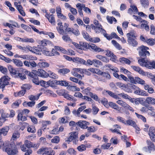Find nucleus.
I'll return each mask as SVG.
<instances>
[{
	"mask_svg": "<svg viewBox=\"0 0 155 155\" xmlns=\"http://www.w3.org/2000/svg\"><path fill=\"white\" fill-rule=\"evenodd\" d=\"M82 34L84 38L87 40L89 41H92V38L85 31H83L82 33Z\"/></svg>",
	"mask_w": 155,
	"mask_h": 155,
	"instance_id": "40",
	"label": "nucleus"
},
{
	"mask_svg": "<svg viewBox=\"0 0 155 155\" xmlns=\"http://www.w3.org/2000/svg\"><path fill=\"white\" fill-rule=\"evenodd\" d=\"M20 135V133L18 132H14L13 133L12 136L11 138V140H16L19 137Z\"/></svg>",
	"mask_w": 155,
	"mask_h": 155,
	"instance_id": "31",
	"label": "nucleus"
},
{
	"mask_svg": "<svg viewBox=\"0 0 155 155\" xmlns=\"http://www.w3.org/2000/svg\"><path fill=\"white\" fill-rule=\"evenodd\" d=\"M140 39L141 41L143 42H146L148 45L152 46L155 43V40L152 38H146L143 36L141 35Z\"/></svg>",
	"mask_w": 155,
	"mask_h": 155,
	"instance_id": "6",
	"label": "nucleus"
},
{
	"mask_svg": "<svg viewBox=\"0 0 155 155\" xmlns=\"http://www.w3.org/2000/svg\"><path fill=\"white\" fill-rule=\"evenodd\" d=\"M107 19L108 22L110 24H112L113 21L116 22L117 20L114 17H110L107 16Z\"/></svg>",
	"mask_w": 155,
	"mask_h": 155,
	"instance_id": "51",
	"label": "nucleus"
},
{
	"mask_svg": "<svg viewBox=\"0 0 155 155\" xmlns=\"http://www.w3.org/2000/svg\"><path fill=\"white\" fill-rule=\"evenodd\" d=\"M85 5L84 4L78 3L76 5V7L78 8V10H82L83 8L84 9Z\"/></svg>",
	"mask_w": 155,
	"mask_h": 155,
	"instance_id": "60",
	"label": "nucleus"
},
{
	"mask_svg": "<svg viewBox=\"0 0 155 155\" xmlns=\"http://www.w3.org/2000/svg\"><path fill=\"white\" fill-rule=\"evenodd\" d=\"M54 82L57 85H60L61 86H67L68 84V83L65 81L55 80Z\"/></svg>",
	"mask_w": 155,
	"mask_h": 155,
	"instance_id": "26",
	"label": "nucleus"
},
{
	"mask_svg": "<svg viewBox=\"0 0 155 155\" xmlns=\"http://www.w3.org/2000/svg\"><path fill=\"white\" fill-rule=\"evenodd\" d=\"M116 102L118 104L124 108H125L127 104L125 102L121 100H119L117 101Z\"/></svg>",
	"mask_w": 155,
	"mask_h": 155,
	"instance_id": "43",
	"label": "nucleus"
},
{
	"mask_svg": "<svg viewBox=\"0 0 155 155\" xmlns=\"http://www.w3.org/2000/svg\"><path fill=\"white\" fill-rule=\"evenodd\" d=\"M116 86L121 89L125 90L126 88V85L120 82H117L116 84Z\"/></svg>",
	"mask_w": 155,
	"mask_h": 155,
	"instance_id": "47",
	"label": "nucleus"
},
{
	"mask_svg": "<svg viewBox=\"0 0 155 155\" xmlns=\"http://www.w3.org/2000/svg\"><path fill=\"white\" fill-rule=\"evenodd\" d=\"M148 49V47L144 46H141L137 48V50H139V55L144 57L147 56H149L150 55V53L148 51H147Z\"/></svg>",
	"mask_w": 155,
	"mask_h": 155,
	"instance_id": "3",
	"label": "nucleus"
},
{
	"mask_svg": "<svg viewBox=\"0 0 155 155\" xmlns=\"http://www.w3.org/2000/svg\"><path fill=\"white\" fill-rule=\"evenodd\" d=\"M78 133L77 132H73L69 133V137L68 138L67 141H71L75 138V137H78Z\"/></svg>",
	"mask_w": 155,
	"mask_h": 155,
	"instance_id": "17",
	"label": "nucleus"
},
{
	"mask_svg": "<svg viewBox=\"0 0 155 155\" xmlns=\"http://www.w3.org/2000/svg\"><path fill=\"white\" fill-rule=\"evenodd\" d=\"M110 145L111 143H107V144L104 143L101 145V147L103 149H107L109 148Z\"/></svg>",
	"mask_w": 155,
	"mask_h": 155,
	"instance_id": "62",
	"label": "nucleus"
},
{
	"mask_svg": "<svg viewBox=\"0 0 155 155\" xmlns=\"http://www.w3.org/2000/svg\"><path fill=\"white\" fill-rule=\"evenodd\" d=\"M137 12V8L135 5H130V8H129L128 11V13L130 14H135Z\"/></svg>",
	"mask_w": 155,
	"mask_h": 155,
	"instance_id": "15",
	"label": "nucleus"
},
{
	"mask_svg": "<svg viewBox=\"0 0 155 155\" xmlns=\"http://www.w3.org/2000/svg\"><path fill=\"white\" fill-rule=\"evenodd\" d=\"M54 48L56 49H57V50L61 51L63 53L67 54L68 53V51L66 50L61 47L55 46Z\"/></svg>",
	"mask_w": 155,
	"mask_h": 155,
	"instance_id": "52",
	"label": "nucleus"
},
{
	"mask_svg": "<svg viewBox=\"0 0 155 155\" xmlns=\"http://www.w3.org/2000/svg\"><path fill=\"white\" fill-rule=\"evenodd\" d=\"M43 49L42 48H39L38 50L39 51H42V53L46 56H51V54H50L51 52L48 51L43 50Z\"/></svg>",
	"mask_w": 155,
	"mask_h": 155,
	"instance_id": "49",
	"label": "nucleus"
},
{
	"mask_svg": "<svg viewBox=\"0 0 155 155\" xmlns=\"http://www.w3.org/2000/svg\"><path fill=\"white\" fill-rule=\"evenodd\" d=\"M108 105L114 109L118 111L120 110L119 107L115 103L111 101L109 102Z\"/></svg>",
	"mask_w": 155,
	"mask_h": 155,
	"instance_id": "24",
	"label": "nucleus"
},
{
	"mask_svg": "<svg viewBox=\"0 0 155 155\" xmlns=\"http://www.w3.org/2000/svg\"><path fill=\"white\" fill-rule=\"evenodd\" d=\"M119 61L120 62L123 63H125L127 64H130L131 61L127 58H124L121 57L119 58Z\"/></svg>",
	"mask_w": 155,
	"mask_h": 155,
	"instance_id": "27",
	"label": "nucleus"
},
{
	"mask_svg": "<svg viewBox=\"0 0 155 155\" xmlns=\"http://www.w3.org/2000/svg\"><path fill=\"white\" fill-rule=\"evenodd\" d=\"M138 63L141 66L147 68L155 69V61H149L147 60L142 58L138 60Z\"/></svg>",
	"mask_w": 155,
	"mask_h": 155,
	"instance_id": "2",
	"label": "nucleus"
},
{
	"mask_svg": "<svg viewBox=\"0 0 155 155\" xmlns=\"http://www.w3.org/2000/svg\"><path fill=\"white\" fill-rule=\"evenodd\" d=\"M70 71L69 69L67 68H64L59 69L58 71V72L59 73L64 74L68 73Z\"/></svg>",
	"mask_w": 155,
	"mask_h": 155,
	"instance_id": "48",
	"label": "nucleus"
},
{
	"mask_svg": "<svg viewBox=\"0 0 155 155\" xmlns=\"http://www.w3.org/2000/svg\"><path fill=\"white\" fill-rule=\"evenodd\" d=\"M20 58L23 59L27 60H32L34 58L32 56L28 54L20 55Z\"/></svg>",
	"mask_w": 155,
	"mask_h": 155,
	"instance_id": "32",
	"label": "nucleus"
},
{
	"mask_svg": "<svg viewBox=\"0 0 155 155\" xmlns=\"http://www.w3.org/2000/svg\"><path fill=\"white\" fill-rule=\"evenodd\" d=\"M52 82L51 81H49L47 82H46L44 81H40L41 85L43 87H47L51 84Z\"/></svg>",
	"mask_w": 155,
	"mask_h": 155,
	"instance_id": "35",
	"label": "nucleus"
},
{
	"mask_svg": "<svg viewBox=\"0 0 155 155\" xmlns=\"http://www.w3.org/2000/svg\"><path fill=\"white\" fill-rule=\"evenodd\" d=\"M125 125H130L133 127H135L136 126V123L135 122L131 120H128L125 121Z\"/></svg>",
	"mask_w": 155,
	"mask_h": 155,
	"instance_id": "37",
	"label": "nucleus"
},
{
	"mask_svg": "<svg viewBox=\"0 0 155 155\" xmlns=\"http://www.w3.org/2000/svg\"><path fill=\"white\" fill-rule=\"evenodd\" d=\"M140 2L142 6L144 8L147 7L149 3L147 0H140Z\"/></svg>",
	"mask_w": 155,
	"mask_h": 155,
	"instance_id": "50",
	"label": "nucleus"
},
{
	"mask_svg": "<svg viewBox=\"0 0 155 155\" xmlns=\"http://www.w3.org/2000/svg\"><path fill=\"white\" fill-rule=\"evenodd\" d=\"M147 147H145L143 149L147 152L151 153L152 151H154L155 150V146L154 144L150 141L147 140Z\"/></svg>",
	"mask_w": 155,
	"mask_h": 155,
	"instance_id": "4",
	"label": "nucleus"
},
{
	"mask_svg": "<svg viewBox=\"0 0 155 155\" xmlns=\"http://www.w3.org/2000/svg\"><path fill=\"white\" fill-rule=\"evenodd\" d=\"M17 118L18 121H25L27 120L26 117L23 115V111H20L17 116Z\"/></svg>",
	"mask_w": 155,
	"mask_h": 155,
	"instance_id": "23",
	"label": "nucleus"
},
{
	"mask_svg": "<svg viewBox=\"0 0 155 155\" xmlns=\"http://www.w3.org/2000/svg\"><path fill=\"white\" fill-rule=\"evenodd\" d=\"M21 101L20 100L17 101L13 103L12 105V107L15 108L18 107L19 105L21 104Z\"/></svg>",
	"mask_w": 155,
	"mask_h": 155,
	"instance_id": "46",
	"label": "nucleus"
},
{
	"mask_svg": "<svg viewBox=\"0 0 155 155\" xmlns=\"http://www.w3.org/2000/svg\"><path fill=\"white\" fill-rule=\"evenodd\" d=\"M91 48L92 50H94L95 52H103L104 51V50L92 44L90 45V48Z\"/></svg>",
	"mask_w": 155,
	"mask_h": 155,
	"instance_id": "21",
	"label": "nucleus"
},
{
	"mask_svg": "<svg viewBox=\"0 0 155 155\" xmlns=\"http://www.w3.org/2000/svg\"><path fill=\"white\" fill-rule=\"evenodd\" d=\"M127 41L130 45L133 47H136L138 45L137 41L130 37L128 38Z\"/></svg>",
	"mask_w": 155,
	"mask_h": 155,
	"instance_id": "19",
	"label": "nucleus"
},
{
	"mask_svg": "<svg viewBox=\"0 0 155 155\" xmlns=\"http://www.w3.org/2000/svg\"><path fill=\"white\" fill-rule=\"evenodd\" d=\"M38 65L41 68H46L49 66V64L45 61H41L38 63Z\"/></svg>",
	"mask_w": 155,
	"mask_h": 155,
	"instance_id": "38",
	"label": "nucleus"
},
{
	"mask_svg": "<svg viewBox=\"0 0 155 155\" xmlns=\"http://www.w3.org/2000/svg\"><path fill=\"white\" fill-rule=\"evenodd\" d=\"M78 150L80 152H82L86 150V147L84 144H82L77 147Z\"/></svg>",
	"mask_w": 155,
	"mask_h": 155,
	"instance_id": "64",
	"label": "nucleus"
},
{
	"mask_svg": "<svg viewBox=\"0 0 155 155\" xmlns=\"http://www.w3.org/2000/svg\"><path fill=\"white\" fill-rule=\"evenodd\" d=\"M15 145L13 142L10 143V142L8 141V143L4 144V148L5 151L9 155L15 154L16 153L17 151L15 149Z\"/></svg>",
	"mask_w": 155,
	"mask_h": 155,
	"instance_id": "1",
	"label": "nucleus"
},
{
	"mask_svg": "<svg viewBox=\"0 0 155 155\" xmlns=\"http://www.w3.org/2000/svg\"><path fill=\"white\" fill-rule=\"evenodd\" d=\"M131 68L135 71L138 72L139 74L143 75H145V73L143 70L139 66H131Z\"/></svg>",
	"mask_w": 155,
	"mask_h": 155,
	"instance_id": "12",
	"label": "nucleus"
},
{
	"mask_svg": "<svg viewBox=\"0 0 155 155\" xmlns=\"http://www.w3.org/2000/svg\"><path fill=\"white\" fill-rule=\"evenodd\" d=\"M92 109L91 110L92 111L93 114L94 115H96L99 110V109L96 107L94 104L92 105Z\"/></svg>",
	"mask_w": 155,
	"mask_h": 155,
	"instance_id": "42",
	"label": "nucleus"
},
{
	"mask_svg": "<svg viewBox=\"0 0 155 155\" xmlns=\"http://www.w3.org/2000/svg\"><path fill=\"white\" fill-rule=\"evenodd\" d=\"M73 60V61L76 63L87 65V64L85 63V61L81 58L76 57Z\"/></svg>",
	"mask_w": 155,
	"mask_h": 155,
	"instance_id": "25",
	"label": "nucleus"
},
{
	"mask_svg": "<svg viewBox=\"0 0 155 155\" xmlns=\"http://www.w3.org/2000/svg\"><path fill=\"white\" fill-rule=\"evenodd\" d=\"M49 152L48 149L46 147H42L37 151V153L39 154H47Z\"/></svg>",
	"mask_w": 155,
	"mask_h": 155,
	"instance_id": "20",
	"label": "nucleus"
},
{
	"mask_svg": "<svg viewBox=\"0 0 155 155\" xmlns=\"http://www.w3.org/2000/svg\"><path fill=\"white\" fill-rule=\"evenodd\" d=\"M7 67L10 73H11L15 74L16 73V71L12 65H8Z\"/></svg>",
	"mask_w": 155,
	"mask_h": 155,
	"instance_id": "53",
	"label": "nucleus"
},
{
	"mask_svg": "<svg viewBox=\"0 0 155 155\" xmlns=\"http://www.w3.org/2000/svg\"><path fill=\"white\" fill-rule=\"evenodd\" d=\"M48 76L52 78L56 79L58 78V76L57 75L50 71H48Z\"/></svg>",
	"mask_w": 155,
	"mask_h": 155,
	"instance_id": "39",
	"label": "nucleus"
},
{
	"mask_svg": "<svg viewBox=\"0 0 155 155\" xmlns=\"http://www.w3.org/2000/svg\"><path fill=\"white\" fill-rule=\"evenodd\" d=\"M36 74L38 76L42 78H47L48 76V73L41 69H38V71H37Z\"/></svg>",
	"mask_w": 155,
	"mask_h": 155,
	"instance_id": "9",
	"label": "nucleus"
},
{
	"mask_svg": "<svg viewBox=\"0 0 155 155\" xmlns=\"http://www.w3.org/2000/svg\"><path fill=\"white\" fill-rule=\"evenodd\" d=\"M24 145L28 148H30L32 146L33 143L30 141L26 140L25 141Z\"/></svg>",
	"mask_w": 155,
	"mask_h": 155,
	"instance_id": "54",
	"label": "nucleus"
},
{
	"mask_svg": "<svg viewBox=\"0 0 155 155\" xmlns=\"http://www.w3.org/2000/svg\"><path fill=\"white\" fill-rule=\"evenodd\" d=\"M58 26L56 27V29L58 32L60 34L63 35L64 33V31L63 29V26L62 23L59 22L57 24Z\"/></svg>",
	"mask_w": 155,
	"mask_h": 155,
	"instance_id": "16",
	"label": "nucleus"
},
{
	"mask_svg": "<svg viewBox=\"0 0 155 155\" xmlns=\"http://www.w3.org/2000/svg\"><path fill=\"white\" fill-rule=\"evenodd\" d=\"M9 130V128L7 127H5L0 129V136L2 134L4 136H6Z\"/></svg>",
	"mask_w": 155,
	"mask_h": 155,
	"instance_id": "22",
	"label": "nucleus"
},
{
	"mask_svg": "<svg viewBox=\"0 0 155 155\" xmlns=\"http://www.w3.org/2000/svg\"><path fill=\"white\" fill-rule=\"evenodd\" d=\"M135 80L136 81L135 84L137 83L141 85H144L145 84V81L138 77H135Z\"/></svg>",
	"mask_w": 155,
	"mask_h": 155,
	"instance_id": "28",
	"label": "nucleus"
},
{
	"mask_svg": "<svg viewBox=\"0 0 155 155\" xmlns=\"http://www.w3.org/2000/svg\"><path fill=\"white\" fill-rule=\"evenodd\" d=\"M81 128L83 129H86L87 128V126L89 125V122L85 120H81L76 124Z\"/></svg>",
	"mask_w": 155,
	"mask_h": 155,
	"instance_id": "7",
	"label": "nucleus"
},
{
	"mask_svg": "<svg viewBox=\"0 0 155 155\" xmlns=\"http://www.w3.org/2000/svg\"><path fill=\"white\" fill-rule=\"evenodd\" d=\"M90 48V45L85 42H80V49L86 50Z\"/></svg>",
	"mask_w": 155,
	"mask_h": 155,
	"instance_id": "18",
	"label": "nucleus"
},
{
	"mask_svg": "<svg viewBox=\"0 0 155 155\" xmlns=\"http://www.w3.org/2000/svg\"><path fill=\"white\" fill-rule=\"evenodd\" d=\"M103 92L104 94L107 95V94H108L109 96L115 99H119V97L115 93L111 91L108 90H104V91Z\"/></svg>",
	"mask_w": 155,
	"mask_h": 155,
	"instance_id": "13",
	"label": "nucleus"
},
{
	"mask_svg": "<svg viewBox=\"0 0 155 155\" xmlns=\"http://www.w3.org/2000/svg\"><path fill=\"white\" fill-rule=\"evenodd\" d=\"M87 131L89 132H94L96 131V130L95 128L93 126H91L90 127H88L87 126Z\"/></svg>",
	"mask_w": 155,
	"mask_h": 155,
	"instance_id": "63",
	"label": "nucleus"
},
{
	"mask_svg": "<svg viewBox=\"0 0 155 155\" xmlns=\"http://www.w3.org/2000/svg\"><path fill=\"white\" fill-rule=\"evenodd\" d=\"M15 74L17 78H19L21 80H23L26 78V76L24 73H16Z\"/></svg>",
	"mask_w": 155,
	"mask_h": 155,
	"instance_id": "34",
	"label": "nucleus"
},
{
	"mask_svg": "<svg viewBox=\"0 0 155 155\" xmlns=\"http://www.w3.org/2000/svg\"><path fill=\"white\" fill-rule=\"evenodd\" d=\"M13 62L18 67H21L23 66L22 62L21 61L17 59H13Z\"/></svg>",
	"mask_w": 155,
	"mask_h": 155,
	"instance_id": "33",
	"label": "nucleus"
},
{
	"mask_svg": "<svg viewBox=\"0 0 155 155\" xmlns=\"http://www.w3.org/2000/svg\"><path fill=\"white\" fill-rule=\"evenodd\" d=\"M16 47L18 48L21 50L23 52L27 53L28 52V50L26 49V46L22 47L21 46L18 45Z\"/></svg>",
	"mask_w": 155,
	"mask_h": 155,
	"instance_id": "61",
	"label": "nucleus"
},
{
	"mask_svg": "<svg viewBox=\"0 0 155 155\" xmlns=\"http://www.w3.org/2000/svg\"><path fill=\"white\" fill-rule=\"evenodd\" d=\"M15 6L16 7L17 9L22 16H25V14L23 10V8L21 5H19Z\"/></svg>",
	"mask_w": 155,
	"mask_h": 155,
	"instance_id": "29",
	"label": "nucleus"
},
{
	"mask_svg": "<svg viewBox=\"0 0 155 155\" xmlns=\"http://www.w3.org/2000/svg\"><path fill=\"white\" fill-rule=\"evenodd\" d=\"M120 70L121 72H123L125 74H127V76L130 74H131L130 72L123 67H121Z\"/></svg>",
	"mask_w": 155,
	"mask_h": 155,
	"instance_id": "56",
	"label": "nucleus"
},
{
	"mask_svg": "<svg viewBox=\"0 0 155 155\" xmlns=\"http://www.w3.org/2000/svg\"><path fill=\"white\" fill-rule=\"evenodd\" d=\"M48 41L45 40H44L41 41V45L40 46H38V49L39 48H42L43 49H44L43 48V46L47 45V44L48 43Z\"/></svg>",
	"mask_w": 155,
	"mask_h": 155,
	"instance_id": "45",
	"label": "nucleus"
},
{
	"mask_svg": "<svg viewBox=\"0 0 155 155\" xmlns=\"http://www.w3.org/2000/svg\"><path fill=\"white\" fill-rule=\"evenodd\" d=\"M145 103L147 105H155V98L151 97H147L145 101Z\"/></svg>",
	"mask_w": 155,
	"mask_h": 155,
	"instance_id": "11",
	"label": "nucleus"
},
{
	"mask_svg": "<svg viewBox=\"0 0 155 155\" xmlns=\"http://www.w3.org/2000/svg\"><path fill=\"white\" fill-rule=\"evenodd\" d=\"M100 32L101 34H102L108 40H110L112 39V37L110 35H108V34L106 33V31L102 28H101Z\"/></svg>",
	"mask_w": 155,
	"mask_h": 155,
	"instance_id": "36",
	"label": "nucleus"
},
{
	"mask_svg": "<svg viewBox=\"0 0 155 155\" xmlns=\"http://www.w3.org/2000/svg\"><path fill=\"white\" fill-rule=\"evenodd\" d=\"M51 142L54 143H58L60 141V138L58 136H55L51 140Z\"/></svg>",
	"mask_w": 155,
	"mask_h": 155,
	"instance_id": "59",
	"label": "nucleus"
},
{
	"mask_svg": "<svg viewBox=\"0 0 155 155\" xmlns=\"http://www.w3.org/2000/svg\"><path fill=\"white\" fill-rule=\"evenodd\" d=\"M0 79L5 87L9 84L10 78L8 76H4L2 77Z\"/></svg>",
	"mask_w": 155,
	"mask_h": 155,
	"instance_id": "14",
	"label": "nucleus"
},
{
	"mask_svg": "<svg viewBox=\"0 0 155 155\" xmlns=\"http://www.w3.org/2000/svg\"><path fill=\"white\" fill-rule=\"evenodd\" d=\"M15 39L18 41H21L22 42L33 43L34 42V40L32 38H21L18 37H15Z\"/></svg>",
	"mask_w": 155,
	"mask_h": 155,
	"instance_id": "8",
	"label": "nucleus"
},
{
	"mask_svg": "<svg viewBox=\"0 0 155 155\" xmlns=\"http://www.w3.org/2000/svg\"><path fill=\"white\" fill-rule=\"evenodd\" d=\"M41 94H39L36 95H31L28 96V98L29 99L33 102H35L34 101L35 100H38Z\"/></svg>",
	"mask_w": 155,
	"mask_h": 155,
	"instance_id": "30",
	"label": "nucleus"
},
{
	"mask_svg": "<svg viewBox=\"0 0 155 155\" xmlns=\"http://www.w3.org/2000/svg\"><path fill=\"white\" fill-rule=\"evenodd\" d=\"M91 89L89 87H87L86 89H85L83 90L82 91V92L83 93H84L90 96L92 93L90 92Z\"/></svg>",
	"mask_w": 155,
	"mask_h": 155,
	"instance_id": "58",
	"label": "nucleus"
},
{
	"mask_svg": "<svg viewBox=\"0 0 155 155\" xmlns=\"http://www.w3.org/2000/svg\"><path fill=\"white\" fill-rule=\"evenodd\" d=\"M69 89L70 90L73 91H79L80 90V89L79 88H78L77 87L75 86H71L69 87Z\"/></svg>",
	"mask_w": 155,
	"mask_h": 155,
	"instance_id": "57",
	"label": "nucleus"
},
{
	"mask_svg": "<svg viewBox=\"0 0 155 155\" xmlns=\"http://www.w3.org/2000/svg\"><path fill=\"white\" fill-rule=\"evenodd\" d=\"M135 114L139 119H141L144 122H146V118L144 116L141 115L137 113H135Z\"/></svg>",
	"mask_w": 155,
	"mask_h": 155,
	"instance_id": "55",
	"label": "nucleus"
},
{
	"mask_svg": "<svg viewBox=\"0 0 155 155\" xmlns=\"http://www.w3.org/2000/svg\"><path fill=\"white\" fill-rule=\"evenodd\" d=\"M134 93L137 95H140L141 96H148V93L143 90H141L139 87L137 88L136 90L134 91Z\"/></svg>",
	"mask_w": 155,
	"mask_h": 155,
	"instance_id": "10",
	"label": "nucleus"
},
{
	"mask_svg": "<svg viewBox=\"0 0 155 155\" xmlns=\"http://www.w3.org/2000/svg\"><path fill=\"white\" fill-rule=\"evenodd\" d=\"M111 42L113 45L117 49L120 50L122 49V47L120 45L117 43L115 40H112Z\"/></svg>",
	"mask_w": 155,
	"mask_h": 155,
	"instance_id": "44",
	"label": "nucleus"
},
{
	"mask_svg": "<svg viewBox=\"0 0 155 155\" xmlns=\"http://www.w3.org/2000/svg\"><path fill=\"white\" fill-rule=\"evenodd\" d=\"M0 114L2 117L0 118V127L2 125L3 123L6 120L5 118L9 117V114L8 113L5 112L3 110H0Z\"/></svg>",
	"mask_w": 155,
	"mask_h": 155,
	"instance_id": "5",
	"label": "nucleus"
},
{
	"mask_svg": "<svg viewBox=\"0 0 155 155\" xmlns=\"http://www.w3.org/2000/svg\"><path fill=\"white\" fill-rule=\"evenodd\" d=\"M93 65L96 67L102 65V63L100 61L96 59H93Z\"/></svg>",
	"mask_w": 155,
	"mask_h": 155,
	"instance_id": "41",
	"label": "nucleus"
}]
</instances>
